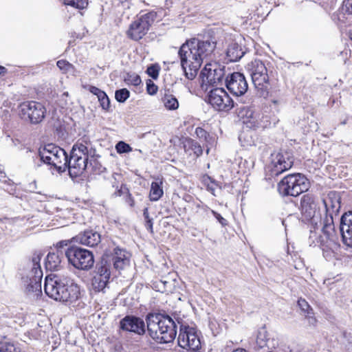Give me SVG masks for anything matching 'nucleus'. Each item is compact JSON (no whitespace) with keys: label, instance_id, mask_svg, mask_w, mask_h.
I'll list each match as a JSON object with an SVG mask.
<instances>
[{"label":"nucleus","instance_id":"1","mask_svg":"<svg viewBox=\"0 0 352 352\" xmlns=\"http://www.w3.org/2000/svg\"><path fill=\"white\" fill-rule=\"evenodd\" d=\"M216 47V43L209 40L192 38L186 41L179 48L178 56L185 76L194 79L202 63L207 59Z\"/></svg>","mask_w":352,"mask_h":352},{"label":"nucleus","instance_id":"2","mask_svg":"<svg viewBox=\"0 0 352 352\" xmlns=\"http://www.w3.org/2000/svg\"><path fill=\"white\" fill-rule=\"evenodd\" d=\"M45 294L51 298L60 302L72 303L80 295L79 286L68 276L50 274L44 283Z\"/></svg>","mask_w":352,"mask_h":352},{"label":"nucleus","instance_id":"3","mask_svg":"<svg viewBox=\"0 0 352 352\" xmlns=\"http://www.w3.org/2000/svg\"><path fill=\"white\" fill-rule=\"evenodd\" d=\"M146 323L149 336L157 343H169L176 337L177 324L168 315L148 314Z\"/></svg>","mask_w":352,"mask_h":352},{"label":"nucleus","instance_id":"4","mask_svg":"<svg viewBox=\"0 0 352 352\" xmlns=\"http://www.w3.org/2000/svg\"><path fill=\"white\" fill-rule=\"evenodd\" d=\"M320 224L322 226V234L311 231L308 242L310 246H318L322 250L324 257L330 260L334 256L335 251L338 248L333 219L331 217H327Z\"/></svg>","mask_w":352,"mask_h":352},{"label":"nucleus","instance_id":"5","mask_svg":"<svg viewBox=\"0 0 352 352\" xmlns=\"http://www.w3.org/2000/svg\"><path fill=\"white\" fill-rule=\"evenodd\" d=\"M92 150L89 141L78 140L72 147L69 158L67 157V169L71 177L81 175L89 168L88 162Z\"/></svg>","mask_w":352,"mask_h":352},{"label":"nucleus","instance_id":"6","mask_svg":"<svg viewBox=\"0 0 352 352\" xmlns=\"http://www.w3.org/2000/svg\"><path fill=\"white\" fill-rule=\"evenodd\" d=\"M41 254L35 253L32 258L27 263L24 272L22 275V280L29 292L38 294L41 292V279L43 271L41 267Z\"/></svg>","mask_w":352,"mask_h":352},{"label":"nucleus","instance_id":"7","mask_svg":"<svg viewBox=\"0 0 352 352\" xmlns=\"http://www.w3.org/2000/svg\"><path fill=\"white\" fill-rule=\"evenodd\" d=\"M38 156L42 162L58 173L67 170V155L64 149L54 144H48L40 148Z\"/></svg>","mask_w":352,"mask_h":352},{"label":"nucleus","instance_id":"8","mask_svg":"<svg viewBox=\"0 0 352 352\" xmlns=\"http://www.w3.org/2000/svg\"><path fill=\"white\" fill-rule=\"evenodd\" d=\"M309 188V180L300 173L288 175L278 184V192L283 196L297 197Z\"/></svg>","mask_w":352,"mask_h":352},{"label":"nucleus","instance_id":"9","mask_svg":"<svg viewBox=\"0 0 352 352\" xmlns=\"http://www.w3.org/2000/svg\"><path fill=\"white\" fill-rule=\"evenodd\" d=\"M68 263L76 269L87 271L94 264L93 252L85 248L77 246H71L65 251Z\"/></svg>","mask_w":352,"mask_h":352},{"label":"nucleus","instance_id":"10","mask_svg":"<svg viewBox=\"0 0 352 352\" xmlns=\"http://www.w3.org/2000/svg\"><path fill=\"white\" fill-rule=\"evenodd\" d=\"M156 16L155 12H149L137 17L129 25L126 32V36L134 41L142 39L148 33Z\"/></svg>","mask_w":352,"mask_h":352},{"label":"nucleus","instance_id":"11","mask_svg":"<svg viewBox=\"0 0 352 352\" xmlns=\"http://www.w3.org/2000/svg\"><path fill=\"white\" fill-rule=\"evenodd\" d=\"M293 163V157L290 153H274L271 155V161L266 167V171L271 177H276L289 169Z\"/></svg>","mask_w":352,"mask_h":352},{"label":"nucleus","instance_id":"12","mask_svg":"<svg viewBox=\"0 0 352 352\" xmlns=\"http://www.w3.org/2000/svg\"><path fill=\"white\" fill-rule=\"evenodd\" d=\"M19 108L22 118L33 124L41 122L47 112L45 107L36 101L24 102L20 104Z\"/></svg>","mask_w":352,"mask_h":352},{"label":"nucleus","instance_id":"13","mask_svg":"<svg viewBox=\"0 0 352 352\" xmlns=\"http://www.w3.org/2000/svg\"><path fill=\"white\" fill-rule=\"evenodd\" d=\"M301 213L302 217L315 226L318 223H322L320 214L318 210V204L316 197L311 194H306L302 196L300 201Z\"/></svg>","mask_w":352,"mask_h":352},{"label":"nucleus","instance_id":"14","mask_svg":"<svg viewBox=\"0 0 352 352\" xmlns=\"http://www.w3.org/2000/svg\"><path fill=\"white\" fill-rule=\"evenodd\" d=\"M246 69L256 88L261 89L267 88L269 76L266 66L263 61L258 59L252 60L247 65Z\"/></svg>","mask_w":352,"mask_h":352},{"label":"nucleus","instance_id":"15","mask_svg":"<svg viewBox=\"0 0 352 352\" xmlns=\"http://www.w3.org/2000/svg\"><path fill=\"white\" fill-rule=\"evenodd\" d=\"M208 103L217 111L227 112L234 107V101L223 88H214L208 94Z\"/></svg>","mask_w":352,"mask_h":352},{"label":"nucleus","instance_id":"16","mask_svg":"<svg viewBox=\"0 0 352 352\" xmlns=\"http://www.w3.org/2000/svg\"><path fill=\"white\" fill-rule=\"evenodd\" d=\"M177 342L182 349H197L200 348L201 346L197 330L194 327L182 324H180Z\"/></svg>","mask_w":352,"mask_h":352},{"label":"nucleus","instance_id":"17","mask_svg":"<svg viewBox=\"0 0 352 352\" xmlns=\"http://www.w3.org/2000/svg\"><path fill=\"white\" fill-rule=\"evenodd\" d=\"M224 66L218 63H206L201 70L200 76L203 83H208L211 85H217L221 82L225 76Z\"/></svg>","mask_w":352,"mask_h":352},{"label":"nucleus","instance_id":"18","mask_svg":"<svg viewBox=\"0 0 352 352\" xmlns=\"http://www.w3.org/2000/svg\"><path fill=\"white\" fill-rule=\"evenodd\" d=\"M226 85L228 89L236 96L244 95L248 89L246 78L241 72H233L228 74L226 78Z\"/></svg>","mask_w":352,"mask_h":352},{"label":"nucleus","instance_id":"19","mask_svg":"<svg viewBox=\"0 0 352 352\" xmlns=\"http://www.w3.org/2000/svg\"><path fill=\"white\" fill-rule=\"evenodd\" d=\"M120 327L125 331L133 332L138 335L145 333V324L144 320L133 316H126L120 322Z\"/></svg>","mask_w":352,"mask_h":352},{"label":"nucleus","instance_id":"20","mask_svg":"<svg viewBox=\"0 0 352 352\" xmlns=\"http://www.w3.org/2000/svg\"><path fill=\"white\" fill-rule=\"evenodd\" d=\"M261 116V112L256 111L252 107H243L240 109L239 116L245 126V127L250 129H258L259 116Z\"/></svg>","mask_w":352,"mask_h":352},{"label":"nucleus","instance_id":"21","mask_svg":"<svg viewBox=\"0 0 352 352\" xmlns=\"http://www.w3.org/2000/svg\"><path fill=\"white\" fill-rule=\"evenodd\" d=\"M340 232L343 243L352 247V212H345L340 219Z\"/></svg>","mask_w":352,"mask_h":352},{"label":"nucleus","instance_id":"22","mask_svg":"<svg viewBox=\"0 0 352 352\" xmlns=\"http://www.w3.org/2000/svg\"><path fill=\"white\" fill-rule=\"evenodd\" d=\"M72 240L83 245L95 247L100 243L101 236L99 232L95 230H88L79 233L73 237Z\"/></svg>","mask_w":352,"mask_h":352},{"label":"nucleus","instance_id":"23","mask_svg":"<svg viewBox=\"0 0 352 352\" xmlns=\"http://www.w3.org/2000/svg\"><path fill=\"white\" fill-rule=\"evenodd\" d=\"M109 255L111 256V262L115 270H122L129 265L130 254L125 250L117 247L114 248L113 253Z\"/></svg>","mask_w":352,"mask_h":352},{"label":"nucleus","instance_id":"24","mask_svg":"<svg viewBox=\"0 0 352 352\" xmlns=\"http://www.w3.org/2000/svg\"><path fill=\"white\" fill-rule=\"evenodd\" d=\"M66 258L65 252L63 250L50 252L47 254L45 265L47 270L55 271L61 267L63 261Z\"/></svg>","mask_w":352,"mask_h":352},{"label":"nucleus","instance_id":"25","mask_svg":"<svg viewBox=\"0 0 352 352\" xmlns=\"http://www.w3.org/2000/svg\"><path fill=\"white\" fill-rule=\"evenodd\" d=\"M111 256L109 254L105 253L102 255L100 261L96 264V274L105 277H109L111 275V270L112 269V264L111 262Z\"/></svg>","mask_w":352,"mask_h":352},{"label":"nucleus","instance_id":"26","mask_svg":"<svg viewBox=\"0 0 352 352\" xmlns=\"http://www.w3.org/2000/svg\"><path fill=\"white\" fill-rule=\"evenodd\" d=\"M323 204L325 208V217H331L333 218V214L336 213L339 211L340 208V202L338 199H333L329 195L326 199H322Z\"/></svg>","mask_w":352,"mask_h":352},{"label":"nucleus","instance_id":"27","mask_svg":"<svg viewBox=\"0 0 352 352\" xmlns=\"http://www.w3.org/2000/svg\"><path fill=\"white\" fill-rule=\"evenodd\" d=\"M245 52L243 51L241 45L236 43H232L229 45L226 55L230 62H236L240 60L244 55Z\"/></svg>","mask_w":352,"mask_h":352},{"label":"nucleus","instance_id":"28","mask_svg":"<svg viewBox=\"0 0 352 352\" xmlns=\"http://www.w3.org/2000/svg\"><path fill=\"white\" fill-rule=\"evenodd\" d=\"M162 185L163 182L160 179H157V181L151 183L149 192V199L151 201H157L163 196Z\"/></svg>","mask_w":352,"mask_h":352},{"label":"nucleus","instance_id":"29","mask_svg":"<svg viewBox=\"0 0 352 352\" xmlns=\"http://www.w3.org/2000/svg\"><path fill=\"white\" fill-rule=\"evenodd\" d=\"M184 146L186 152L192 151L196 157L202 155L203 149L201 145L195 140L188 138L184 143Z\"/></svg>","mask_w":352,"mask_h":352},{"label":"nucleus","instance_id":"30","mask_svg":"<svg viewBox=\"0 0 352 352\" xmlns=\"http://www.w3.org/2000/svg\"><path fill=\"white\" fill-rule=\"evenodd\" d=\"M165 108L168 110H176L179 107V102L176 97L172 94H165L162 98Z\"/></svg>","mask_w":352,"mask_h":352},{"label":"nucleus","instance_id":"31","mask_svg":"<svg viewBox=\"0 0 352 352\" xmlns=\"http://www.w3.org/2000/svg\"><path fill=\"white\" fill-rule=\"evenodd\" d=\"M109 277L96 275L92 280V285L95 290L102 291L107 286Z\"/></svg>","mask_w":352,"mask_h":352},{"label":"nucleus","instance_id":"32","mask_svg":"<svg viewBox=\"0 0 352 352\" xmlns=\"http://www.w3.org/2000/svg\"><path fill=\"white\" fill-rule=\"evenodd\" d=\"M91 153L92 152L91 151V156L89 159V165H88V169H91V172L95 175H100L106 170V168L103 167L97 160L93 157Z\"/></svg>","mask_w":352,"mask_h":352},{"label":"nucleus","instance_id":"33","mask_svg":"<svg viewBox=\"0 0 352 352\" xmlns=\"http://www.w3.org/2000/svg\"><path fill=\"white\" fill-rule=\"evenodd\" d=\"M3 188L10 195H12L16 197H19L20 196V191L17 188L16 185H15L10 179L6 180L3 182Z\"/></svg>","mask_w":352,"mask_h":352},{"label":"nucleus","instance_id":"34","mask_svg":"<svg viewBox=\"0 0 352 352\" xmlns=\"http://www.w3.org/2000/svg\"><path fill=\"white\" fill-rule=\"evenodd\" d=\"M276 122V118L271 119L268 116L261 113V116H259L258 128H267L270 127L272 125L274 126Z\"/></svg>","mask_w":352,"mask_h":352},{"label":"nucleus","instance_id":"35","mask_svg":"<svg viewBox=\"0 0 352 352\" xmlns=\"http://www.w3.org/2000/svg\"><path fill=\"white\" fill-rule=\"evenodd\" d=\"M56 65L63 73L73 74L75 72L74 65L65 60H58Z\"/></svg>","mask_w":352,"mask_h":352},{"label":"nucleus","instance_id":"36","mask_svg":"<svg viewBox=\"0 0 352 352\" xmlns=\"http://www.w3.org/2000/svg\"><path fill=\"white\" fill-rule=\"evenodd\" d=\"M0 352H20V349L13 342L3 341L0 342Z\"/></svg>","mask_w":352,"mask_h":352},{"label":"nucleus","instance_id":"37","mask_svg":"<svg viewBox=\"0 0 352 352\" xmlns=\"http://www.w3.org/2000/svg\"><path fill=\"white\" fill-rule=\"evenodd\" d=\"M130 96L129 91L122 88L116 91L115 98L119 102H124Z\"/></svg>","mask_w":352,"mask_h":352},{"label":"nucleus","instance_id":"38","mask_svg":"<svg viewBox=\"0 0 352 352\" xmlns=\"http://www.w3.org/2000/svg\"><path fill=\"white\" fill-rule=\"evenodd\" d=\"M64 3L65 5L82 10L87 6L88 0H64Z\"/></svg>","mask_w":352,"mask_h":352},{"label":"nucleus","instance_id":"39","mask_svg":"<svg viewBox=\"0 0 352 352\" xmlns=\"http://www.w3.org/2000/svg\"><path fill=\"white\" fill-rule=\"evenodd\" d=\"M124 82L127 85H132L134 86H138L142 80L138 74H127L126 76L124 77Z\"/></svg>","mask_w":352,"mask_h":352},{"label":"nucleus","instance_id":"40","mask_svg":"<svg viewBox=\"0 0 352 352\" xmlns=\"http://www.w3.org/2000/svg\"><path fill=\"white\" fill-rule=\"evenodd\" d=\"M116 150L118 153L123 154L128 153L132 151V147L127 143L120 141L116 144Z\"/></svg>","mask_w":352,"mask_h":352},{"label":"nucleus","instance_id":"41","mask_svg":"<svg viewBox=\"0 0 352 352\" xmlns=\"http://www.w3.org/2000/svg\"><path fill=\"white\" fill-rule=\"evenodd\" d=\"M239 139L241 142L242 146L244 147H248L255 144V141L252 138V135L244 133L243 135H241Z\"/></svg>","mask_w":352,"mask_h":352},{"label":"nucleus","instance_id":"42","mask_svg":"<svg viewBox=\"0 0 352 352\" xmlns=\"http://www.w3.org/2000/svg\"><path fill=\"white\" fill-rule=\"evenodd\" d=\"M298 305L299 306L300 309L305 314H312V309L311 308L310 305L308 304V302L302 298H300L298 300Z\"/></svg>","mask_w":352,"mask_h":352},{"label":"nucleus","instance_id":"43","mask_svg":"<svg viewBox=\"0 0 352 352\" xmlns=\"http://www.w3.org/2000/svg\"><path fill=\"white\" fill-rule=\"evenodd\" d=\"M265 333L266 331L264 329L260 331L258 333L256 342L260 347H263L267 345V338Z\"/></svg>","mask_w":352,"mask_h":352},{"label":"nucleus","instance_id":"44","mask_svg":"<svg viewBox=\"0 0 352 352\" xmlns=\"http://www.w3.org/2000/svg\"><path fill=\"white\" fill-rule=\"evenodd\" d=\"M146 74L153 79H157L159 76V67L156 65H151L146 69Z\"/></svg>","mask_w":352,"mask_h":352},{"label":"nucleus","instance_id":"45","mask_svg":"<svg viewBox=\"0 0 352 352\" xmlns=\"http://www.w3.org/2000/svg\"><path fill=\"white\" fill-rule=\"evenodd\" d=\"M203 208L205 210H210L211 213L213 214V216L217 219V220L219 221V223L222 226H227V224H228L227 220L226 219H224L220 214H219L218 212H217L216 211H214L213 210H210L207 206H204Z\"/></svg>","mask_w":352,"mask_h":352},{"label":"nucleus","instance_id":"46","mask_svg":"<svg viewBox=\"0 0 352 352\" xmlns=\"http://www.w3.org/2000/svg\"><path fill=\"white\" fill-rule=\"evenodd\" d=\"M195 134L199 140H203L206 142L208 141V138L209 137V134L203 128L197 127L195 129Z\"/></svg>","mask_w":352,"mask_h":352},{"label":"nucleus","instance_id":"47","mask_svg":"<svg viewBox=\"0 0 352 352\" xmlns=\"http://www.w3.org/2000/svg\"><path fill=\"white\" fill-rule=\"evenodd\" d=\"M157 86L150 79L146 80V91L150 95H155L157 91Z\"/></svg>","mask_w":352,"mask_h":352},{"label":"nucleus","instance_id":"48","mask_svg":"<svg viewBox=\"0 0 352 352\" xmlns=\"http://www.w3.org/2000/svg\"><path fill=\"white\" fill-rule=\"evenodd\" d=\"M73 240H63V241H58L56 244V251H58V250H63V248L65 247H67L69 245V244Z\"/></svg>","mask_w":352,"mask_h":352},{"label":"nucleus","instance_id":"49","mask_svg":"<svg viewBox=\"0 0 352 352\" xmlns=\"http://www.w3.org/2000/svg\"><path fill=\"white\" fill-rule=\"evenodd\" d=\"M100 104L102 109L108 110L110 107V100L107 95L104 96L102 99L99 100Z\"/></svg>","mask_w":352,"mask_h":352},{"label":"nucleus","instance_id":"50","mask_svg":"<svg viewBox=\"0 0 352 352\" xmlns=\"http://www.w3.org/2000/svg\"><path fill=\"white\" fill-rule=\"evenodd\" d=\"M343 9L348 14H352V0H344L343 1Z\"/></svg>","mask_w":352,"mask_h":352},{"label":"nucleus","instance_id":"51","mask_svg":"<svg viewBox=\"0 0 352 352\" xmlns=\"http://www.w3.org/2000/svg\"><path fill=\"white\" fill-rule=\"evenodd\" d=\"M89 90L91 94L96 96L101 89L94 86H90Z\"/></svg>","mask_w":352,"mask_h":352},{"label":"nucleus","instance_id":"52","mask_svg":"<svg viewBox=\"0 0 352 352\" xmlns=\"http://www.w3.org/2000/svg\"><path fill=\"white\" fill-rule=\"evenodd\" d=\"M153 220L145 222V226H146V229L148 230H149L151 232H153Z\"/></svg>","mask_w":352,"mask_h":352},{"label":"nucleus","instance_id":"53","mask_svg":"<svg viewBox=\"0 0 352 352\" xmlns=\"http://www.w3.org/2000/svg\"><path fill=\"white\" fill-rule=\"evenodd\" d=\"M306 317L307 318V319H308V322H309V323L310 324H313V325H314V324H316V319L314 317L311 316V314H309V315H308V314H307V315H306Z\"/></svg>","mask_w":352,"mask_h":352},{"label":"nucleus","instance_id":"54","mask_svg":"<svg viewBox=\"0 0 352 352\" xmlns=\"http://www.w3.org/2000/svg\"><path fill=\"white\" fill-rule=\"evenodd\" d=\"M181 352H201V351H200V348H197V349L188 348V349H182V351Z\"/></svg>","mask_w":352,"mask_h":352},{"label":"nucleus","instance_id":"55","mask_svg":"<svg viewBox=\"0 0 352 352\" xmlns=\"http://www.w3.org/2000/svg\"><path fill=\"white\" fill-rule=\"evenodd\" d=\"M106 96H107V94L102 90H100V91L96 95V96L98 99V101L100 100L101 99H102Z\"/></svg>","mask_w":352,"mask_h":352},{"label":"nucleus","instance_id":"56","mask_svg":"<svg viewBox=\"0 0 352 352\" xmlns=\"http://www.w3.org/2000/svg\"><path fill=\"white\" fill-rule=\"evenodd\" d=\"M106 96H107V94L102 90H100V91L96 95V96L98 99V101L100 100L101 99H102Z\"/></svg>","mask_w":352,"mask_h":352},{"label":"nucleus","instance_id":"57","mask_svg":"<svg viewBox=\"0 0 352 352\" xmlns=\"http://www.w3.org/2000/svg\"><path fill=\"white\" fill-rule=\"evenodd\" d=\"M7 72V69L3 66L0 65V75L6 74Z\"/></svg>","mask_w":352,"mask_h":352},{"label":"nucleus","instance_id":"58","mask_svg":"<svg viewBox=\"0 0 352 352\" xmlns=\"http://www.w3.org/2000/svg\"><path fill=\"white\" fill-rule=\"evenodd\" d=\"M148 215H149L148 209V208H145L143 210V216L145 217V216H148Z\"/></svg>","mask_w":352,"mask_h":352},{"label":"nucleus","instance_id":"59","mask_svg":"<svg viewBox=\"0 0 352 352\" xmlns=\"http://www.w3.org/2000/svg\"><path fill=\"white\" fill-rule=\"evenodd\" d=\"M208 190H210L213 195H214V188L212 186L208 185Z\"/></svg>","mask_w":352,"mask_h":352},{"label":"nucleus","instance_id":"60","mask_svg":"<svg viewBox=\"0 0 352 352\" xmlns=\"http://www.w3.org/2000/svg\"><path fill=\"white\" fill-rule=\"evenodd\" d=\"M144 218L145 222H147V221H151V220H153V219H152V218H151V217H149V215H148V216H145V217H144Z\"/></svg>","mask_w":352,"mask_h":352},{"label":"nucleus","instance_id":"61","mask_svg":"<svg viewBox=\"0 0 352 352\" xmlns=\"http://www.w3.org/2000/svg\"><path fill=\"white\" fill-rule=\"evenodd\" d=\"M60 212H61L62 215H65V214L69 213V211L67 210H61Z\"/></svg>","mask_w":352,"mask_h":352},{"label":"nucleus","instance_id":"62","mask_svg":"<svg viewBox=\"0 0 352 352\" xmlns=\"http://www.w3.org/2000/svg\"><path fill=\"white\" fill-rule=\"evenodd\" d=\"M349 36H350V38L352 40V29L349 32Z\"/></svg>","mask_w":352,"mask_h":352},{"label":"nucleus","instance_id":"63","mask_svg":"<svg viewBox=\"0 0 352 352\" xmlns=\"http://www.w3.org/2000/svg\"><path fill=\"white\" fill-rule=\"evenodd\" d=\"M272 102H273L274 104H277V103H278V100H272Z\"/></svg>","mask_w":352,"mask_h":352},{"label":"nucleus","instance_id":"64","mask_svg":"<svg viewBox=\"0 0 352 352\" xmlns=\"http://www.w3.org/2000/svg\"><path fill=\"white\" fill-rule=\"evenodd\" d=\"M60 226H63V225L61 223H58Z\"/></svg>","mask_w":352,"mask_h":352}]
</instances>
